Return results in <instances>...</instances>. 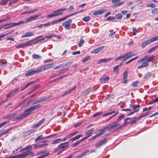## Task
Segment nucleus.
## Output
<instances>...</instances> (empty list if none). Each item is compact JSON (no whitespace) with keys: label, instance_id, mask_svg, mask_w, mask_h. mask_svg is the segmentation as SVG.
<instances>
[{"label":"nucleus","instance_id":"56","mask_svg":"<svg viewBox=\"0 0 158 158\" xmlns=\"http://www.w3.org/2000/svg\"><path fill=\"white\" fill-rule=\"evenodd\" d=\"M81 142V141H80V140L77 141V142H76L75 143H74V144H73L72 145V147H75L78 144L80 143Z\"/></svg>","mask_w":158,"mask_h":158},{"label":"nucleus","instance_id":"5","mask_svg":"<svg viewBox=\"0 0 158 158\" xmlns=\"http://www.w3.org/2000/svg\"><path fill=\"white\" fill-rule=\"evenodd\" d=\"M43 71V69L41 68H40L34 70L33 69H30L27 71L25 73V76L26 77L33 75L37 73Z\"/></svg>","mask_w":158,"mask_h":158},{"label":"nucleus","instance_id":"9","mask_svg":"<svg viewBox=\"0 0 158 158\" xmlns=\"http://www.w3.org/2000/svg\"><path fill=\"white\" fill-rule=\"evenodd\" d=\"M40 16V15H36L30 16L29 18H27L25 19V22H24V23H28L29 22H31L32 21L36 20Z\"/></svg>","mask_w":158,"mask_h":158},{"label":"nucleus","instance_id":"55","mask_svg":"<svg viewBox=\"0 0 158 158\" xmlns=\"http://www.w3.org/2000/svg\"><path fill=\"white\" fill-rule=\"evenodd\" d=\"M78 131H75L74 132L71 133L69 135V136H70V137H72L76 134H78Z\"/></svg>","mask_w":158,"mask_h":158},{"label":"nucleus","instance_id":"45","mask_svg":"<svg viewBox=\"0 0 158 158\" xmlns=\"http://www.w3.org/2000/svg\"><path fill=\"white\" fill-rule=\"evenodd\" d=\"M150 73L149 72L147 73L144 76L143 78V79H148L150 77Z\"/></svg>","mask_w":158,"mask_h":158},{"label":"nucleus","instance_id":"52","mask_svg":"<svg viewBox=\"0 0 158 158\" xmlns=\"http://www.w3.org/2000/svg\"><path fill=\"white\" fill-rule=\"evenodd\" d=\"M115 17L117 19H121L122 17V15L121 14H116L115 15Z\"/></svg>","mask_w":158,"mask_h":158},{"label":"nucleus","instance_id":"44","mask_svg":"<svg viewBox=\"0 0 158 158\" xmlns=\"http://www.w3.org/2000/svg\"><path fill=\"white\" fill-rule=\"evenodd\" d=\"M107 19L109 21H114L115 20V18L114 17L109 16L107 18Z\"/></svg>","mask_w":158,"mask_h":158},{"label":"nucleus","instance_id":"47","mask_svg":"<svg viewBox=\"0 0 158 158\" xmlns=\"http://www.w3.org/2000/svg\"><path fill=\"white\" fill-rule=\"evenodd\" d=\"M157 48L156 47V46L155 47H153L150 49H149V50L148 51V53H150L151 52H152L154 51Z\"/></svg>","mask_w":158,"mask_h":158},{"label":"nucleus","instance_id":"48","mask_svg":"<svg viewBox=\"0 0 158 158\" xmlns=\"http://www.w3.org/2000/svg\"><path fill=\"white\" fill-rule=\"evenodd\" d=\"M90 57V56H86L84 57L82 60V62H85L87 61Z\"/></svg>","mask_w":158,"mask_h":158},{"label":"nucleus","instance_id":"38","mask_svg":"<svg viewBox=\"0 0 158 158\" xmlns=\"http://www.w3.org/2000/svg\"><path fill=\"white\" fill-rule=\"evenodd\" d=\"M32 57L34 59H40L41 58V57L37 54H33L32 55Z\"/></svg>","mask_w":158,"mask_h":158},{"label":"nucleus","instance_id":"49","mask_svg":"<svg viewBox=\"0 0 158 158\" xmlns=\"http://www.w3.org/2000/svg\"><path fill=\"white\" fill-rule=\"evenodd\" d=\"M8 123L7 121H5L0 124V128L6 125Z\"/></svg>","mask_w":158,"mask_h":158},{"label":"nucleus","instance_id":"13","mask_svg":"<svg viewBox=\"0 0 158 158\" xmlns=\"http://www.w3.org/2000/svg\"><path fill=\"white\" fill-rule=\"evenodd\" d=\"M105 48V46H100L92 50L91 53H97L102 51Z\"/></svg>","mask_w":158,"mask_h":158},{"label":"nucleus","instance_id":"20","mask_svg":"<svg viewBox=\"0 0 158 158\" xmlns=\"http://www.w3.org/2000/svg\"><path fill=\"white\" fill-rule=\"evenodd\" d=\"M53 64L52 63L50 64H46L44 65L43 67L42 68L43 69V71L46 70L48 69L51 68L52 67Z\"/></svg>","mask_w":158,"mask_h":158},{"label":"nucleus","instance_id":"11","mask_svg":"<svg viewBox=\"0 0 158 158\" xmlns=\"http://www.w3.org/2000/svg\"><path fill=\"white\" fill-rule=\"evenodd\" d=\"M47 141H43L41 142V144H33L32 145L34 146V149H37L38 148H40L44 146H46L48 145V144L47 143Z\"/></svg>","mask_w":158,"mask_h":158},{"label":"nucleus","instance_id":"46","mask_svg":"<svg viewBox=\"0 0 158 158\" xmlns=\"http://www.w3.org/2000/svg\"><path fill=\"white\" fill-rule=\"evenodd\" d=\"M49 154V153H46L44 155H41L38 157H37L36 158H44L45 157L47 156Z\"/></svg>","mask_w":158,"mask_h":158},{"label":"nucleus","instance_id":"60","mask_svg":"<svg viewBox=\"0 0 158 158\" xmlns=\"http://www.w3.org/2000/svg\"><path fill=\"white\" fill-rule=\"evenodd\" d=\"M25 46V44L24 43H22L19 44L18 46L16 47V48H21Z\"/></svg>","mask_w":158,"mask_h":158},{"label":"nucleus","instance_id":"53","mask_svg":"<svg viewBox=\"0 0 158 158\" xmlns=\"http://www.w3.org/2000/svg\"><path fill=\"white\" fill-rule=\"evenodd\" d=\"M85 152L86 153V154H89L93 152H95V150H94L93 149L89 150H87L85 151Z\"/></svg>","mask_w":158,"mask_h":158},{"label":"nucleus","instance_id":"28","mask_svg":"<svg viewBox=\"0 0 158 158\" xmlns=\"http://www.w3.org/2000/svg\"><path fill=\"white\" fill-rule=\"evenodd\" d=\"M148 64H149L148 63L144 62L142 63L139 66L137 67V69H141L143 68L147 67L148 65Z\"/></svg>","mask_w":158,"mask_h":158},{"label":"nucleus","instance_id":"12","mask_svg":"<svg viewBox=\"0 0 158 158\" xmlns=\"http://www.w3.org/2000/svg\"><path fill=\"white\" fill-rule=\"evenodd\" d=\"M105 130V128L101 129L99 131H100V132L98 133V134H97L96 135L93 136V137L91 138L90 139H89V140H92L93 139H94L97 138V137L99 136L104 134V133H105L104 131Z\"/></svg>","mask_w":158,"mask_h":158},{"label":"nucleus","instance_id":"39","mask_svg":"<svg viewBox=\"0 0 158 158\" xmlns=\"http://www.w3.org/2000/svg\"><path fill=\"white\" fill-rule=\"evenodd\" d=\"M93 129H91L90 130H88L86 132V134L87 135L86 136L87 137V138H88L89 137L92 135V133L91 132V131H92L93 130Z\"/></svg>","mask_w":158,"mask_h":158},{"label":"nucleus","instance_id":"18","mask_svg":"<svg viewBox=\"0 0 158 158\" xmlns=\"http://www.w3.org/2000/svg\"><path fill=\"white\" fill-rule=\"evenodd\" d=\"M42 37H43V36L42 35L37 37L34 39L33 40V41H34V42H35V43H36L38 42L44 40H45V38H41Z\"/></svg>","mask_w":158,"mask_h":158},{"label":"nucleus","instance_id":"2","mask_svg":"<svg viewBox=\"0 0 158 158\" xmlns=\"http://www.w3.org/2000/svg\"><path fill=\"white\" fill-rule=\"evenodd\" d=\"M69 141L62 143L59 144L56 149L53 151L54 153H56L58 151L57 153V155H59L62 153L64 151L66 150L68 147V143Z\"/></svg>","mask_w":158,"mask_h":158},{"label":"nucleus","instance_id":"14","mask_svg":"<svg viewBox=\"0 0 158 158\" xmlns=\"http://www.w3.org/2000/svg\"><path fill=\"white\" fill-rule=\"evenodd\" d=\"M107 140L105 138L104 139L101 140L99 142H98L95 145V147L96 148H98L103 144L106 143Z\"/></svg>","mask_w":158,"mask_h":158},{"label":"nucleus","instance_id":"31","mask_svg":"<svg viewBox=\"0 0 158 158\" xmlns=\"http://www.w3.org/2000/svg\"><path fill=\"white\" fill-rule=\"evenodd\" d=\"M131 120L132 121V118L128 117V118H127L124 119V124H123V126H126L127 124L129 123L130 122H127V121L128 120Z\"/></svg>","mask_w":158,"mask_h":158},{"label":"nucleus","instance_id":"27","mask_svg":"<svg viewBox=\"0 0 158 158\" xmlns=\"http://www.w3.org/2000/svg\"><path fill=\"white\" fill-rule=\"evenodd\" d=\"M157 40H158V35L152 38L151 39L148 40L150 44H151V43L155 42Z\"/></svg>","mask_w":158,"mask_h":158},{"label":"nucleus","instance_id":"51","mask_svg":"<svg viewBox=\"0 0 158 158\" xmlns=\"http://www.w3.org/2000/svg\"><path fill=\"white\" fill-rule=\"evenodd\" d=\"M152 12L154 14H158V8L154 9L152 10Z\"/></svg>","mask_w":158,"mask_h":158},{"label":"nucleus","instance_id":"37","mask_svg":"<svg viewBox=\"0 0 158 158\" xmlns=\"http://www.w3.org/2000/svg\"><path fill=\"white\" fill-rule=\"evenodd\" d=\"M85 42V41L84 40L81 39L80 40L79 43L78 44V46L79 47H81Z\"/></svg>","mask_w":158,"mask_h":158},{"label":"nucleus","instance_id":"63","mask_svg":"<svg viewBox=\"0 0 158 158\" xmlns=\"http://www.w3.org/2000/svg\"><path fill=\"white\" fill-rule=\"evenodd\" d=\"M86 154V153L84 151L81 154L78 156V157L79 158H80L82 157V156H84Z\"/></svg>","mask_w":158,"mask_h":158},{"label":"nucleus","instance_id":"1","mask_svg":"<svg viewBox=\"0 0 158 158\" xmlns=\"http://www.w3.org/2000/svg\"><path fill=\"white\" fill-rule=\"evenodd\" d=\"M40 106L39 104L31 106L29 108L25 110L24 113L21 114L19 117H16V119L17 120H19L22 119L24 118L29 115L32 111L35 110L39 109L40 108Z\"/></svg>","mask_w":158,"mask_h":158},{"label":"nucleus","instance_id":"64","mask_svg":"<svg viewBox=\"0 0 158 158\" xmlns=\"http://www.w3.org/2000/svg\"><path fill=\"white\" fill-rule=\"evenodd\" d=\"M158 101V97L155 99L152 100L151 102V103L152 104L154 102H157Z\"/></svg>","mask_w":158,"mask_h":158},{"label":"nucleus","instance_id":"16","mask_svg":"<svg viewBox=\"0 0 158 158\" xmlns=\"http://www.w3.org/2000/svg\"><path fill=\"white\" fill-rule=\"evenodd\" d=\"M107 11L106 9H103L102 10H99L94 12L93 14L94 15H101Z\"/></svg>","mask_w":158,"mask_h":158},{"label":"nucleus","instance_id":"59","mask_svg":"<svg viewBox=\"0 0 158 158\" xmlns=\"http://www.w3.org/2000/svg\"><path fill=\"white\" fill-rule=\"evenodd\" d=\"M127 71H125L123 73V78H127Z\"/></svg>","mask_w":158,"mask_h":158},{"label":"nucleus","instance_id":"30","mask_svg":"<svg viewBox=\"0 0 158 158\" xmlns=\"http://www.w3.org/2000/svg\"><path fill=\"white\" fill-rule=\"evenodd\" d=\"M61 142H62V139H57L52 141V144H56L58 143Z\"/></svg>","mask_w":158,"mask_h":158},{"label":"nucleus","instance_id":"43","mask_svg":"<svg viewBox=\"0 0 158 158\" xmlns=\"http://www.w3.org/2000/svg\"><path fill=\"white\" fill-rule=\"evenodd\" d=\"M62 21H63V20L62 18H61L59 19H58L57 20H56V21H54L52 22V23H51V24H52V25H53L54 24H56L58 22Z\"/></svg>","mask_w":158,"mask_h":158},{"label":"nucleus","instance_id":"21","mask_svg":"<svg viewBox=\"0 0 158 158\" xmlns=\"http://www.w3.org/2000/svg\"><path fill=\"white\" fill-rule=\"evenodd\" d=\"M35 81H31L27 83L26 84L24 85L22 87V89L21 90V91L25 89H26L27 87H28V86H29L30 85L34 83H35Z\"/></svg>","mask_w":158,"mask_h":158},{"label":"nucleus","instance_id":"8","mask_svg":"<svg viewBox=\"0 0 158 158\" xmlns=\"http://www.w3.org/2000/svg\"><path fill=\"white\" fill-rule=\"evenodd\" d=\"M72 22V20L69 19L68 20L63 22L62 25L66 29L69 30L71 28V24Z\"/></svg>","mask_w":158,"mask_h":158},{"label":"nucleus","instance_id":"35","mask_svg":"<svg viewBox=\"0 0 158 158\" xmlns=\"http://www.w3.org/2000/svg\"><path fill=\"white\" fill-rule=\"evenodd\" d=\"M77 13H78V12H76L75 13H73V14H71L69 15H67V16H65L64 17H63V18H62L63 20V21H64V20H65L67 19V18L69 17H71V16H73V15H76V14H77Z\"/></svg>","mask_w":158,"mask_h":158},{"label":"nucleus","instance_id":"22","mask_svg":"<svg viewBox=\"0 0 158 158\" xmlns=\"http://www.w3.org/2000/svg\"><path fill=\"white\" fill-rule=\"evenodd\" d=\"M46 99V98L44 97L42 98H39L38 100H35L34 102L33 103V104H37L39 102H41L43 101H45Z\"/></svg>","mask_w":158,"mask_h":158},{"label":"nucleus","instance_id":"19","mask_svg":"<svg viewBox=\"0 0 158 158\" xmlns=\"http://www.w3.org/2000/svg\"><path fill=\"white\" fill-rule=\"evenodd\" d=\"M45 121V119L43 118L40 120L39 122L33 125V128H37L40 126Z\"/></svg>","mask_w":158,"mask_h":158},{"label":"nucleus","instance_id":"17","mask_svg":"<svg viewBox=\"0 0 158 158\" xmlns=\"http://www.w3.org/2000/svg\"><path fill=\"white\" fill-rule=\"evenodd\" d=\"M117 123V122L115 121L109 124V125L110 126V128L112 129L119 125V124Z\"/></svg>","mask_w":158,"mask_h":158},{"label":"nucleus","instance_id":"54","mask_svg":"<svg viewBox=\"0 0 158 158\" xmlns=\"http://www.w3.org/2000/svg\"><path fill=\"white\" fill-rule=\"evenodd\" d=\"M146 6L148 7H151L152 8H154L156 7V6L153 3L147 5Z\"/></svg>","mask_w":158,"mask_h":158},{"label":"nucleus","instance_id":"58","mask_svg":"<svg viewBox=\"0 0 158 158\" xmlns=\"http://www.w3.org/2000/svg\"><path fill=\"white\" fill-rule=\"evenodd\" d=\"M122 58L123 59V55H121V56L118 57L117 58H115L114 59V60L115 61H118V60H119L121 59H122Z\"/></svg>","mask_w":158,"mask_h":158},{"label":"nucleus","instance_id":"33","mask_svg":"<svg viewBox=\"0 0 158 158\" xmlns=\"http://www.w3.org/2000/svg\"><path fill=\"white\" fill-rule=\"evenodd\" d=\"M130 107L132 108L133 110H136L137 108H139L140 107V105L139 104L134 105L131 104L130 105Z\"/></svg>","mask_w":158,"mask_h":158},{"label":"nucleus","instance_id":"61","mask_svg":"<svg viewBox=\"0 0 158 158\" xmlns=\"http://www.w3.org/2000/svg\"><path fill=\"white\" fill-rule=\"evenodd\" d=\"M102 114V112H97L94 114L93 115V117H96L99 115H100Z\"/></svg>","mask_w":158,"mask_h":158},{"label":"nucleus","instance_id":"42","mask_svg":"<svg viewBox=\"0 0 158 158\" xmlns=\"http://www.w3.org/2000/svg\"><path fill=\"white\" fill-rule=\"evenodd\" d=\"M90 19V18L89 16H86L84 17L82 19V20L83 21L87 22L89 21Z\"/></svg>","mask_w":158,"mask_h":158},{"label":"nucleus","instance_id":"3","mask_svg":"<svg viewBox=\"0 0 158 158\" xmlns=\"http://www.w3.org/2000/svg\"><path fill=\"white\" fill-rule=\"evenodd\" d=\"M66 10L67 9L66 8L58 9L52 11V13L48 15L47 16V17L50 18L53 17L62 15L63 14V11H64Z\"/></svg>","mask_w":158,"mask_h":158},{"label":"nucleus","instance_id":"10","mask_svg":"<svg viewBox=\"0 0 158 158\" xmlns=\"http://www.w3.org/2000/svg\"><path fill=\"white\" fill-rule=\"evenodd\" d=\"M31 154H33V153L32 152H30L29 151H27L26 152H24L16 156L17 158H22L25 157L28 155Z\"/></svg>","mask_w":158,"mask_h":158},{"label":"nucleus","instance_id":"26","mask_svg":"<svg viewBox=\"0 0 158 158\" xmlns=\"http://www.w3.org/2000/svg\"><path fill=\"white\" fill-rule=\"evenodd\" d=\"M113 59V58H108L107 59H101L100 60L97 62V63H99L100 62H106L107 61H110Z\"/></svg>","mask_w":158,"mask_h":158},{"label":"nucleus","instance_id":"62","mask_svg":"<svg viewBox=\"0 0 158 158\" xmlns=\"http://www.w3.org/2000/svg\"><path fill=\"white\" fill-rule=\"evenodd\" d=\"M132 30L133 31V35H136L137 32V29L135 27H134L133 28Z\"/></svg>","mask_w":158,"mask_h":158},{"label":"nucleus","instance_id":"24","mask_svg":"<svg viewBox=\"0 0 158 158\" xmlns=\"http://www.w3.org/2000/svg\"><path fill=\"white\" fill-rule=\"evenodd\" d=\"M82 136V135H78L75 137H74L72 138L71 139L69 140L68 141L69 142V141H71L72 142H73L75 140L78 139L80 137H81Z\"/></svg>","mask_w":158,"mask_h":158},{"label":"nucleus","instance_id":"4","mask_svg":"<svg viewBox=\"0 0 158 158\" xmlns=\"http://www.w3.org/2000/svg\"><path fill=\"white\" fill-rule=\"evenodd\" d=\"M24 22L23 21H21L17 23H6L3 25V28L4 30H6L16 26L23 24Z\"/></svg>","mask_w":158,"mask_h":158},{"label":"nucleus","instance_id":"7","mask_svg":"<svg viewBox=\"0 0 158 158\" xmlns=\"http://www.w3.org/2000/svg\"><path fill=\"white\" fill-rule=\"evenodd\" d=\"M136 55V54H132V52L131 51L129 52H127L126 53L123 55V59L122 60L123 61H125L128 59L130 58L135 56Z\"/></svg>","mask_w":158,"mask_h":158},{"label":"nucleus","instance_id":"32","mask_svg":"<svg viewBox=\"0 0 158 158\" xmlns=\"http://www.w3.org/2000/svg\"><path fill=\"white\" fill-rule=\"evenodd\" d=\"M16 114L15 113H12L6 116L3 117L4 119H9L13 117Z\"/></svg>","mask_w":158,"mask_h":158},{"label":"nucleus","instance_id":"50","mask_svg":"<svg viewBox=\"0 0 158 158\" xmlns=\"http://www.w3.org/2000/svg\"><path fill=\"white\" fill-rule=\"evenodd\" d=\"M35 42H34V41H33V40L30 41H28L27 42V43L26 44H25V46L28 45H32L33 43H35Z\"/></svg>","mask_w":158,"mask_h":158},{"label":"nucleus","instance_id":"23","mask_svg":"<svg viewBox=\"0 0 158 158\" xmlns=\"http://www.w3.org/2000/svg\"><path fill=\"white\" fill-rule=\"evenodd\" d=\"M47 136L43 137L42 135L38 136L35 139V142L39 141L41 140L44 139H45L48 138Z\"/></svg>","mask_w":158,"mask_h":158},{"label":"nucleus","instance_id":"40","mask_svg":"<svg viewBox=\"0 0 158 158\" xmlns=\"http://www.w3.org/2000/svg\"><path fill=\"white\" fill-rule=\"evenodd\" d=\"M6 61H0V65L3 67H5L6 66Z\"/></svg>","mask_w":158,"mask_h":158},{"label":"nucleus","instance_id":"57","mask_svg":"<svg viewBox=\"0 0 158 158\" xmlns=\"http://www.w3.org/2000/svg\"><path fill=\"white\" fill-rule=\"evenodd\" d=\"M14 91H11L10 92L9 94H7L6 96L7 98H9L11 96L14 95Z\"/></svg>","mask_w":158,"mask_h":158},{"label":"nucleus","instance_id":"15","mask_svg":"<svg viewBox=\"0 0 158 158\" xmlns=\"http://www.w3.org/2000/svg\"><path fill=\"white\" fill-rule=\"evenodd\" d=\"M34 132V130L32 129L28 130L27 131L23 133L21 136L23 138L26 137V136L29 135L31 133H33Z\"/></svg>","mask_w":158,"mask_h":158},{"label":"nucleus","instance_id":"29","mask_svg":"<svg viewBox=\"0 0 158 158\" xmlns=\"http://www.w3.org/2000/svg\"><path fill=\"white\" fill-rule=\"evenodd\" d=\"M109 79V77L106 76L105 77H101L100 78V81L102 83H104L108 81Z\"/></svg>","mask_w":158,"mask_h":158},{"label":"nucleus","instance_id":"41","mask_svg":"<svg viewBox=\"0 0 158 158\" xmlns=\"http://www.w3.org/2000/svg\"><path fill=\"white\" fill-rule=\"evenodd\" d=\"M10 19V16H7L6 17V18L5 19L0 20V23H2V22H6L9 19Z\"/></svg>","mask_w":158,"mask_h":158},{"label":"nucleus","instance_id":"36","mask_svg":"<svg viewBox=\"0 0 158 158\" xmlns=\"http://www.w3.org/2000/svg\"><path fill=\"white\" fill-rule=\"evenodd\" d=\"M125 117V115L124 114H122L120 115L118 118L117 119V121H116V122L117 123L118 122H120L121 120H122L123 118H124Z\"/></svg>","mask_w":158,"mask_h":158},{"label":"nucleus","instance_id":"6","mask_svg":"<svg viewBox=\"0 0 158 158\" xmlns=\"http://www.w3.org/2000/svg\"><path fill=\"white\" fill-rule=\"evenodd\" d=\"M154 57L153 56H150V55H148L144 56V57L141 59L139 60L138 61V62L139 63L145 61V63H148L149 62L152 61Z\"/></svg>","mask_w":158,"mask_h":158},{"label":"nucleus","instance_id":"25","mask_svg":"<svg viewBox=\"0 0 158 158\" xmlns=\"http://www.w3.org/2000/svg\"><path fill=\"white\" fill-rule=\"evenodd\" d=\"M34 35L33 33L31 31H29L27 32L25 34L23 35L22 36V38H24L27 37H29Z\"/></svg>","mask_w":158,"mask_h":158},{"label":"nucleus","instance_id":"34","mask_svg":"<svg viewBox=\"0 0 158 158\" xmlns=\"http://www.w3.org/2000/svg\"><path fill=\"white\" fill-rule=\"evenodd\" d=\"M150 43L148 40H147L143 42L142 44V47L143 48L145 47L147 45L150 44Z\"/></svg>","mask_w":158,"mask_h":158}]
</instances>
